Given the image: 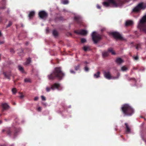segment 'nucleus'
I'll list each match as a JSON object with an SVG mask.
<instances>
[{"label": "nucleus", "instance_id": "f257e3e1", "mask_svg": "<svg viewBox=\"0 0 146 146\" xmlns=\"http://www.w3.org/2000/svg\"><path fill=\"white\" fill-rule=\"evenodd\" d=\"M64 76V74L61 71L60 67L56 68L54 71L48 76V79L52 80L55 78L57 77L59 79H61Z\"/></svg>", "mask_w": 146, "mask_h": 146}, {"label": "nucleus", "instance_id": "f03ea898", "mask_svg": "<svg viewBox=\"0 0 146 146\" xmlns=\"http://www.w3.org/2000/svg\"><path fill=\"white\" fill-rule=\"evenodd\" d=\"M121 110L125 116H131L134 113L133 109L128 104L123 105L121 107Z\"/></svg>", "mask_w": 146, "mask_h": 146}, {"label": "nucleus", "instance_id": "7ed1b4c3", "mask_svg": "<svg viewBox=\"0 0 146 146\" xmlns=\"http://www.w3.org/2000/svg\"><path fill=\"white\" fill-rule=\"evenodd\" d=\"M137 27L141 31L146 33V15L143 16L140 20Z\"/></svg>", "mask_w": 146, "mask_h": 146}, {"label": "nucleus", "instance_id": "20e7f679", "mask_svg": "<svg viewBox=\"0 0 146 146\" xmlns=\"http://www.w3.org/2000/svg\"><path fill=\"white\" fill-rule=\"evenodd\" d=\"M92 38L94 44L97 43L101 39V36L96 32H93L91 34Z\"/></svg>", "mask_w": 146, "mask_h": 146}, {"label": "nucleus", "instance_id": "39448f33", "mask_svg": "<svg viewBox=\"0 0 146 146\" xmlns=\"http://www.w3.org/2000/svg\"><path fill=\"white\" fill-rule=\"evenodd\" d=\"M104 77L108 80L111 79H116L118 78L120 76V74L118 73L116 76L112 77L111 76V74L109 71H105L104 73Z\"/></svg>", "mask_w": 146, "mask_h": 146}, {"label": "nucleus", "instance_id": "423d86ee", "mask_svg": "<svg viewBox=\"0 0 146 146\" xmlns=\"http://www.w3.org/2000/svg\"><path fill=\"white\" fill-rule=\"evenodd\" d=\"M146 8V4L141 3L135 7L133 9L134 12H137L141 9H144Z\"/></svg>", "mask_w": 146, "mask_h": 146}, {"label": "nucleus", "instance_id": "0eeeda50", "mask_svg": "<svg viewBox=\"0 0 146 146\" xmlns=\"http://www.w3.org/2000/svg\"><path fill=\"white\" fill-rule=\"evenodd\" d=\"M60 87V85L59 84L55 83L51 85V88L47 87L46 88V90L47 92H49L51 89H52V90H54L55 89H57L58 90H60L59 88Z\"/></svg>", "mask_w": 146, "mask_h": 146}, {"label": "nucleus", "instance_id": "6e6552de", "mask_svg": "<svg viewBox=\"0 0 146 146\" xmlns=\"http://www.w3.org/2000/svg\"><path fill=\"white\" fill-rule=\"evenodd\" d=\"M110 34L113 36L116 39H118L121 40L123 39V37L119 33L117 32H110Z\"/></svg>", "mask_w": 146, "mask_h": 146}, {"label": "nucleus", "instance_id": "1a4fd4ad", "mask_svg": "<svg viewBox=\"0 0 146 146\" xmlns=\"http://www.w3.org/2000/svg\"><path fill=\"white\" fill-rule=\"evenodd\" d=\"M39 17L42 19L46 18L47 16V13L44 11H40L38 13Z\"/></svg>", "mask_w": 146, "mask_h": 146}, {"label": "nucleus", "instance_id": "9d476101", "mask_svg": "<svg viewBox=\"0 0 146 146\" xmlns=\"http://www.w3.org/2000/svg\"><path fill=\"white\" fill-rule=\"evenodd\" d=\"M74 33L79 35H85L87 34L88 32L86 30H80L75 31Z\"/></svg>", "mask_w": 146, "mask_h": 146}, {"label": "nucleus", "instance_id": "9b49d317", "mask_svg": "<svg viewBox=\"0 0 146 146\" xmlns=\"http://www.w3.org/2000/svg\"><path fill=\"white\" fill-rule=\"evenodd\" d=\"M1 106L3 108V109L2 110L3 112L4 110H8L10 108L9 106L6 103H2Z\"/></svg>", "mask_w": 146, "mask_h": 146}, {"label": "nucleus", "instance_id": "f8f14e48", "mask_svg": "<svg viewBox=\"0 0 146 146\" xmlns=\"http://www.w3.org/2000/svg\"><path fill=\"white\" fill-rule=\"evenodd\" d=\"M74 20L78 23H80L82 21L81 17L79 15L75 16L74 17Z\"/></svg>", "mask_w": 146, "mask_h": 146}, {"label": "nucleus", "instance_id": "ddd939ff", "mask_svg": "<svg viewBox=\"0 0 146 146\" xmlns=\"http://www.w3.org/2000/svg\"><path fill=\"white\" fill-rule=\"evenodd\" d=\"M109 3H111L114 7H117L119 6V5L117 4L115 1V0H109Z\"/></svg>", "mask_w": 146, "mask_h": 146}, {"label": "nucleus", "instance_id": "4468645a", "mask_svg": "<svg viewBox=\"0 0 146 146\" xmlns=\"http://www.w3.org/2000/svg\"><path fill=\"white\" fill-rule=\"evenodd\" d=\"M115 61L117 64H120L123 62L124 61L121 58H118L116 59Z\"/></svg>", "mask_w": 146, "mask_h": 146}, {"label": "nucleus", "instance_id": "2eb2a0df", "mask_svg": "<svg viewBox=\"0 0 146 146\" xmlns=\"http://www.w3.org/2000/svg\"><path fill=\"white\" fill-rule=\"evenodd\" d=\"M125 125L126 126L125 128L126 132L127 133H130L131 129L129 127V126H128L127 123H125Z\"/></svg>", "mask_w": 146, "mask_h": 146}, {"label": "nucleus", "instance_id": "dca6fc26", "mask_svg": "<svg viewBox=\"0 0 146 146\" xmlns=\"http://www.w3.org/2000/svg\"><path fill=\"white\" fill-rule=\"evenodd\" d=\"M31 62V58H29L27 59L26 62L24 63V65H27L29 64Z\"/></svg>", "mask_w": 146, "mask_h": 146}, {"label": "nucleus", "instance_id": "f3484780", "mask_svg": "<svg viewBox=\"0 0 146 146\" xmlns=\"http://www.w3.org/2000/svg\"><path fill=\"white\" fill-rule=\"evenodd\" d=\"M133 21L131 20H128L126 21L125 25L126 26L131 25L133 24Z\"/></svg>", "mask_w": 146, "mask_h": 146}, {"label": "nucleus", "instance_id": "a211bd4d", "mask_svg": "<svg viewBox=\"0 0 146 146\" xmlns=\"http://www.w3.org/2000/svg\"><path fill=\"white\" fill-rule=\"evenodd\" d=\"M35 13L34 11H31L30 12L29 15V19H31L35 15Z\"/></svg>", "mask_w": 146, "mask_h": 146}, {"label": "nucleus", "instance_id": "6ab92c4d", "mask_svg": "<svg viewBox=\"0 0 146 146\" xmlns=\"http://www.w3.org/2000/svg\"><path fill=\"white\" fill-rule=\"evenodd\" d=\"M100 72L98 71L94 75V78H97L100 77Z\"/></svg>", "mask_w": 146, "mask_h": 146}, {"label": "nucleus", "instance_id": "aec40b11", "mask_svg": "<svg viewBox=\"0 0 146 146\" xmlns=\"http://www.w3.org/2000/svg\"><path fill=\"white\" fill-rule=\"evenodd\" d=\"M121 70L123 72L126 71L128 70V68L125 66H123L121 68Z\"/></svg>", "mask_w": 146, "mask_h": 146}, {"label": "nucleus", "instance_id": "412c9836", "mask_svg": "<svg viewBox=\"0 0 146 146\" xmlns=\"http://www.w3.org/2000/svg\"><path fill=\"white\" fill-rule=\"evenodd\" d=\"M61 3L63 4H66L69 3V1L68 0H61Z\"/></svg>", "mask_w": 146, "mask_h": 146}, {"label": "nucleus", "instance_id": "4be33fe9", "mask_svg": "<svg viewBox=\"0 0 146 146\" xmlns=\"http://www.w3.org/2000/svg\"><path fill=\"white\" fill-rule=\"evenodd\" d=\"M103 4L104 6L106 7H108L110 5V3L109 2H104L103 3Z\"/></svg>", "mask_w": 146, "mask_h": 146}, {"label": "nucleus", "instance_id": "5701e85b", "mask_svg": "<svg viewBox=\"0 0 146 146\" xmlns=\"http://www.w3.org/2000/svg\"><path fill=\"white\" fill-rule=\"evenodd\" d=\"M108 52H111L112 54L114 55L115 54V53L113 50L112 48H110L108 49Z\"/></svg>", "mask_w": 146, "mask_h": 146}, {"label": "nucleus", "instance_id": "b1692460", "mask_svg": "<svg viewBox=\"0 0 146 146\" xmlns=\"http://www.w3.org/2000/svg\"><path fill=\"white\" fill-rule=\"evenodd\" d=\"M109 55L108 52H105L102 53V55L104 57H106L108 56Z\"/></svg>", "mask_w": 146, "mask_h": 146}, {"label": "nucleus", "instance_id": "393cba45", "mask_svg": "<svg viewBox=\"0 0 146 146\" xmlns=\"http://www.w3.org/2000/svg\"><path fill=\"white\" fill-rule=\"evenodd\" d=\"M19 70L22 72H24L23 68L21 66L19 65L18 66Z\"/></svg>", "mask_w": 146, "mask_h": 146}, {"label": "nucleus", "instance_id": "a878e982", "mask_svg": "<svg viewBox=\"0 0 146 146\" xmlns=\"http://www.w3.org/2000/svg\"><path fill=\"white\" fill-rule=\"evenodd\" d=\"M19 50L20 51V52H18V53L19 54V55L21 56L23 55L24 53L23 50L22 49H20Z\"/></svg>", "mask_w": 146, "mask_h": 146}, {"label": "nucleus", "instance_id": "bb28decb", "mask_svg": "<svg viewBox=\"0 0 146 146\" xmlns=\"http://www.w3.org/2000/svg\"><path fill=\"white\" fill-rule=\"evenodd\" d=\"M53 34L54 36H56L58 35V33L56 30H54L53 31Z\"/></svg>", "mask_w": 146, "mask_h": 146}, {"label": "nucleus", "instance_id": "cd10ccee", "mask_svg": "<svg viewBox=\"0 0 146 146\" xmlns=\"http://www.w3.org/2000/svg\"><path fill=\"white\" fill-rule=\"evenodd\" d=\"M3 74H4V76H5L6 78H7L8 79H10V77H9L10 75L9 74L8 75H7L6 74V73H5V72H3Z\"/></svg>", "mask_w": 146, "mask_h": 146}, {"label": "nucleus", "instance_id": "c85d7f7f", "mask_svg": "<svg viewBox=\"0 0 146 146\" xmlns=\"http://www.w3.org/2000/svg\"><path fill=\"white\" fill-rule=\"evenodd\" d=\"M12 92L13 94H15L17 92V90L15 88H13L12 90Z\"/></svg>", "mask_w": 146, "mask_h": 146}, {"label": "nucleus", "instance_id": "c756f323", "mask_svg": "<svg viewBox=\"0 0 146 146\" xmlns=\"http://www.w3.org/2000/svg\"><path fill=\"white\" fill-rule=\"evenodd\" d=\"M19 129L18 130H16L15 131L14 134V137H15L17 135V133L19 131Z\"/></svg>", "mask_w": 146, "mask_h": 146}, {"label": "nucleus", "instance_id": "7c9ffc66", "mask_svg": "<svg viewBox=\"0 0 146 146\" xmlns=\"http://www.w3.org/2000/svg\"><path fill=\"white\" fill-rule=\"evenodd\" d=\"M24 81L25 82H30L31 81L30 79L29 78H26L24 80Z\"/></svg>", "mask_w": 146, "mask_h": 146}, {"label": "nucleus", "instance_id": "2f4dec72", "mask_svg": "<svg viewBox=\"0 0 146 146\" xmlns=\"http://www.w3.org/2000/svg\"><path fill=\"white\" fill-rule=\"evenodd\" d=\"M86 40L84 38H82L81 40V42L82 43H84L86 42Z\"/></svg>", "mask_w": 146, "mask_h": 146}, {"label": "nucleus", "instance_id": "473e14b6", "mask_svg": "<svg viewBox=\"0 0 146 146\" xmlns=\"http://www.w3.org/2000/svg\"><path fill=\"white\" fill-rule=\"evenodd\" d=\"M80 68V65L78 64L77 65V66H75V69L76 70H79Z\"/></svg>", "mask_w": 146, "mask_h": 146}, {"label": "nucleus", "instance_id": "72a5a7b5", "mask_svg": "<svg viewBox=\"0 0 146 146\" xmlns=\"http://www.w3.org/2000/svg\"><path fill=\"white\" fill-rule=\"evenodd\" d=\"M12 24V22L10 21L9 22L8 25L7 26V27L8 28Z\"/></svg>", "mask_w": 146, "mask_h": 146}, {"label": "nucleus", "instance_id": "f704fd0d", "mask_svg": "<svg viewBox=\"0 0 146 146\" xmlns=\"http://www.w3.org/2000/svg\"><path fill=\"white\" fill-rule=\"evenodd\" d=\"M140 44H138L137 45L136 48L138 50L140 48Z\"/></svg>", "mask_w": 146, "mask_h": 146}, {"label": "nucleus", "instance_id": "c9c22d12", "mask_svg": "<svg viewBox=\"0 0 146 146\" xmlns=\"http://www.w3.org/2000/svg\"><path fill=\"white\" fill-rule=\"evenodd\" d=\"M88 48V47L87 46H84L83 47V49L85 51H86Z\"/></svg>", "mask_w": 146, "mask_h": 146}, {"label": "nucleus", "instance_id": "e433bc0d", "mask_svg": "<svg viewBox=\"0 0 146 146\" xmlns=\"http://www.w3.org/2000/svg\"><path fill=\"white\" fill-rule=\"evenodd\" d=\"M41 97L42 100L44 101L46 100V98L44 96H41Z\"/></svg>", "mask_w": 146, "mask_h": 146}, {"label": "nucleus", "instance_id": "4c0bfd02", "mask_svg": "<svg viewBox=\"0 0 146 146\" xmlns=\"http://www.w3.org/2000/svg\"><path fill=\"white\" fill-rule=\"evenodd\" d=\"M84 69H85V71H88L89 70L88 68L86 66L85 67Z\"/></svg>", "mask_w": 146, "mask_h": 146}, {"label": "nucleus", "instance_id": "58836bf2", "mask_svg": "<svg viewBox=\"0 0 146 146\" xmlns=\"http://www.w3.org/2000/svg\"><path fill=\"white\" fill-rule=\"evenodd\" d=\"M133 58H134V59L136 60H137L139 58L138 56H134L133 57Z\"/></svg>", "mask_w": 146, "mask_h": 146}, {"label": "nucleus", "instance_id": "ea45409f", "mask_svg": "<svg viewBox=\"0 0 146 146\" xmlns=\"http://www.w3.org/2000/svg\"><path fill=\"white\" fill-rule=\"evenodd\" d=\"M3 17L2 16H0V23L3 20Z\"/></svg>", "mask_w": 146, "mask_h": 146}, {"label": "nucleus", "instance_id": "a19ab883", "mask_svg": "<svg viewBox=\"0 0 146 146\" xmlns=\"http://www.w3.org/2000/svg\"><path fill=\"white\" fill-rule=\"evenodd\" d=\"M38 99V97H35L34 100L35 101H37Z\"/></svg>", "mask_w": 146, "mask_h": 146}, {"label": "nucleus", "instance_id": "79ce46f5", "mask_svg": "<svg viewBox=\"0 0 146 146\" xmlns=\"http://www.w3.org/2000/svg\"><path fill=\"white\" fill-rule=\"evenodd\" d=\"M37 110H38V111H40L41 110V108L40 107H39L38 108Z\"/></svg>", "mask_w": 146, "mask_h": 146}, {"label": "nucleus", "instance_id": "37998d69", "mask_svg": "<svg viewBox=\"0 0 146 146\" xmlns=\"http://www.w3.org/2000/svg\"><path fill=\"white\" fill-rule=\"evenodd\" d=\"M70 72L72 74H74L75 73V72L72 70H70Z\"/></svg>", "mask_w": 146, "mask_h": 146}, {"label": "nucleus", "instance_id": "c03bdc74", "mask_svg": "<svg viewBox=\"0 0 146 146\" xmlns=\"http://www.w3.org/2000/svg\"><path fill=\"white\" fill-rule=\"evenodd\" d=\"M11 133V131L10 130H9L7 132V133L9 135H10Z\"/></svg>", "mask_w": 146, "mask_h": 146}, {"label": "nucleus", "instance_id": "a18cd8bd", "mask_svg": "<svg viewBox=\"0 0 146 146\" xmlns=\"http://www.w3.org/2000/svg\"><path fill=\"white\" fill-rule=\"evenodd\" d=\"M24 97V96L22 94L20 96V97L21 98V99H22Z\"/></svg>", "mask_w": 146, "mask_h": 146}, {"label": "nucleus", "instance_id": "49530a36", "mask_svg": "<svg viewBox=\"0 0 146 146\" xmlns=\"http://www.w3.org/2000/svg\"><path fill=\"white\" fill-rule=\"evenodd\" d=\"M97 7L98 9H100L101 8L100 6L98 5H97Z\"/></svg>", "mask_w": 146, "mask_h": 146}, {"label": "nucleus", "instance_id": "de8ad7c7", "mask_svg": "<svg viewBox=\"0 0 146 146\" xmlns=\"http://www.w3.org/2000/svg\"><path fill=\"white\" fill-rule=\"evenodd\" d=\"M129 80H134V81H135V79L134 78H129Z\"/></svg>", "mask_w": 146, "mask_h": 146}, {"label": "nucleus", "instance_id": "09e8293b", "mask_svg": "<svg viewBox=\"0 0 146 146\" xmlns=\"http://www.w3.org/2000/svg\"><path fill=\"white\" fill-rule=\"evenodd\" d=\"M10 52L12 53L14 52V50L13 49H11L10 50Z\"/></svg>", "mask_w": 146, "mask_h": 146}, {"label": "nucleus", "instance_id": "8fccbe9b", "mask_svg": "<svg viewBox=\"0 0 146 146\" xmlns=\"http://www.w3.org/2000/svg\"><path fill=\"white\" fill-rule=\"evenodd\" d=\"M4 41H1L0 42V44H3L4 43Z\"/></svg>", "mask_w": 146, "mask_h": 146}, {"label": "nucleus", "instance_id": "3c124183", "mask_svg": "<svg viewBox=\"0 0 146 146\" xmlns=\"http://www.w3.org/2000/svg\"><path fill=\"white\" fill-rule=\"evenodd\" d=\"M46 33H48V31H49V29L48 28H47L46 29Z\"/></svg>", "mask_w": 146, "mask_h": 146}, {"label": "nucleus", "instance_id": "603ef678", "mask_svg": "<svg viewBox=\"0 0 146 146\" xmlns=\"http://www.w3.org/2000/svg\"><path fill=\"white\" fill-rule=\"evenodd\" d=\"M105 30V28H104L102 29H101V31H104Z\"/></svg>", "mask_w": 146, "mask_h": 146}, {"label": "nucleus", "instance_id": "864d4df0", "mask_svg": "<svg viewBox=\"0 0 146 146\" xmlns=\"http://www.w3.org/2000/svg\"><path fill=\"white\" fill-rule=\"evenodd\" d=\"M133 69L134 70H137V68H136L133 67Z\"/></svg>", "mask_w": 146, "mask_h": 146}, {"label": "nucleus", "instance_id": "5fc2aeb1", "mask_svg": "<svg viewBox=\"0 0 146 146\" xmlns=\"http://www.w3.org/2000/svg\"><path fill=\"white\" fill-rule=\"evenodd\" d=\"M2 35V34L1 32L0 31V36H1Z\"/></svg>", "mask_w": 146, "mask_h": 146}, {"label": "nucleus", "instance_id": "6e6d98bb", "mask_svg": "<svg viewBox=\"0 0 146 146\" xmlns=\"http://www.w3.org/2000/svg\"><path fill=\"white\" fill-rule=\"evenodd\" d=\"M16 103H15V102H14L13 103V105H16Z\"/></svg>", "mask_w": 146, "mask_h": 146}, {"label": "nucleus", "instance_id": "4d7b16f0", "mask_svg": "<svg viewBox=\"0 0 146 146\" xmlns=\"http://www.w3.org/2000/svg\"><path fill=\"white\" fill-rule=\"evenodd\" d=\"M2 123V121H0V123Z\"/></svg>", "mask_w": 146, "mask_h": 146}, {"label": "nucleus", "instance_id": "13d9d810", "mask_svg": "<svg viewBox=\"0 0 146 146\" xmlns=\"http://www.w3.org/2000/svg\"><path fill=\"white\" fill-rule=\"evenodd\" d=\"M11 146H14V145H11Z\"/></svg>", "mask_w": 146, "mask_h": 146}, {"label": "nucleus", "instance_id": "bf43d9fd", "mask_svg": "<svg viewBox=\"0 0 146 146\" xmlns=\"http://www.w3.org/2000/svg\"><path fill=\"white\" fill-rule=\"evenodd\" d=\"M21 26H22V27H23V25L22 24V25H21Z\"/></svg>", "mask_w": 146, "mask_h": 146}, {"label": "nucleus", "instance_id": "052dcab7", "mask_svg": "<svg viewBox=\"0 0 146 146\" xmlns=\"http://www.w3.org/2000/svg\"><path fill=\"white\" fill-rule=\"evenodd\" d=\"M85 63H87V62H85Z\"/></svg>", "mask_w": 146, "mask_h": 146}, {"label": "nucleus", "instance_id": "680f3d73", "mask_svg": "<svg viewBox=\"0 0 146 146\" xmlns=\"http://www.w3.org/2000/svg\"><path fill=\"white\" fill-rule=\"evenodd\" d=\"M4 131V130H3V132Z\"/></svg>", "mask_w": 146, "mask_h": 146}, {"label": "nucleus", "instance_id": "e2e57ef3", "mask_svg": "<svg viewBox=\"0 0 146 146\" xmlns=\"http://www.w3.org/2000/svg\"><path fill=\"white\" fill-rule=\"evenodd\" d=\"M1 114H0V116H1Z\"/></svg>", "mask_w": 146, "mask_h": 146}, {"label": "nucleus", "instance_id": "0e129e2a", "mask_svg": "<svg viewBox=\"0 0 146 146\" xmlns=\"http://www.w3.org/2000/svg\"><path fill=\"white\" fill-rule=\"evenodd\" d=\"M2 8V9H4V8L3 7V8Z\"/></svg>", "mask_w": 146, "mask_h": 146}]
</instances>
